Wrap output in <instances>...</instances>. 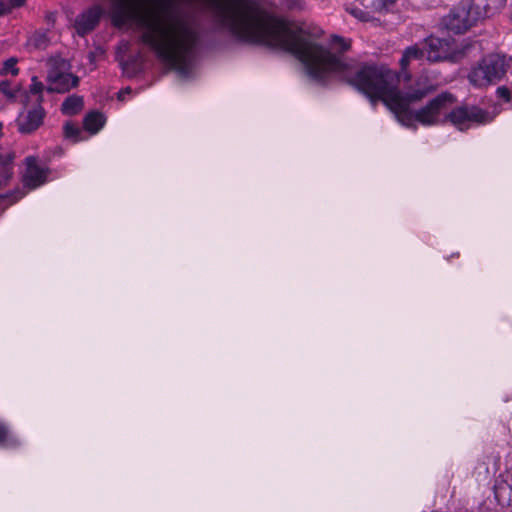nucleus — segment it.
<instances>
[{
  "mask_svg": "<svg viewBox=\"0 0 512 512\" xmlns=\"http://www.w3.org/2000/svg\"><path fill=\"white\" fill-rule=\"evenodd\" d=\"M235 39L250 44H261L283 49L302 62L310 78L322 83L330 76L345 81L366 95L371 101L382 100L397 121L408 128L451 123L460 131L493 120L490 113L479 106L461 104L450 92H442L425 106L413 111L410 106L434 91L432 85L416 87L403 92L395 86V75L389 69L374 64L347 59L342 52L349 44L335 36L334 53L312 41L302 29H291L286 20L262 9L257 0H235Z\"/></svg>",
  "mask_w": 512,
  "mask_h": 512,
  "instance_id": "obj_1",
  "label": "nucleus"
},
{
  "mask_svg": "<svg viewBox=\"0 0 512 512\" xmlns=\"http://www.w3.org/2000/svg\"><path fill=\"white\" fill-rule=\"evenodd\" d=\"M138 0H112V14L115 25L122 26L137 19L144 29L140 40L154 50L157 56L167 62L183 76L189 74L195 50L201 35L196 21L162 9L163 15L139 14Z\"/></svg>",
  "mask_w": 512,
  "mask_h": 512,
  "instance_id": "obj_2",
  "label": "nucleus"
},
{
  "mask_svg": "<svg viewBox=\"0 0 512 512\" xmlns=\"http://www.w3.org/2000/svg\"><path fill=\"white\" fill-rule=\"evenodd\" d=\"M506 0H471L452 8L442 24L454 34H463L504 7Z\"/></svg>",
  "mask_w": 512,
  "mask_h": 512,
  "instance_id": "obj_3",
  "label": "nucleus"
},
{
  "mask_svg": "<svg viewBox=\"0 0 512 512\" xmlns=\"http://www.w3.org/2000/svg\"><path fill=\"white\" fill-rule=\"evenodd\" d=\"M509 60L505 55L489 54L473 67L468 75L474 87L482 88L499 82L507 73Z\"/></svg>",
  "mask_w": 512,
  "mask_h": 512,
  "instance_id": "obj_4",
  "label": "nucleus"
},
{
  "mask_svg": "<svg viewBox=\"0 0 512 512\" xmlns=\"http://www.w3.org/2000/svg\"><path fill=\"white\" fill-rule=\"evenodd\" d=\"M426 59L430 62H439L453 58V39H442L430 36L423 42Z\"/></svg>",
  "mask_w": 512,
  "mask_h": 512,
  "instance_id": "obj_5",
  "label": "nucleus"
},
{
  "mask_svg": "<svg viewBox=\"0 0 512 512\" xmlns=\"http://www.w3.org/2000/svg\"><path fill=\"white\" fill-rule=\"evenodd\" d=\"M46 112L42 105L28 110L27 112H21L17 119V129L21 134H31L35 132L42 124L45 118Z\"/></svg>",
  "mask_w": 512,
  "mask_h": 512,
  "instance_id": "obj_6",
  "label": "nucleus"
},
{
  "mask_svg": "<svg viewBox=\"0 0 512 512\" xmlns=\"http://www.w3.org/2000/svg\"><path fill=\"white\" fill-rule=\"evenodd\" d=\"M13 155L0 153V189L7 185L13 174ZM25 195L24 191L17 189L7 194H0V201L8 199L13 204Z\"/></svg>",
  "mask_w": 512,
  "mask_h": 512,
  "instance_id": "obj_7",
  "label": "nucleus"
},
{
  "mask_svg": "<svg viewBox=\"0 0 512 512\" xmlns=\"http://www.w3.org/2000/svg\"><path fill=\"white\" fill-rule=\"evenodd\" d=\"M51 85L48 92L65 93L79 83V78L71 73L53 72L49 75Z\"/></svg>",
  "mask_w": 512,
  "mask_h": 512,
  "instance_id": "obj_8",
  "label": "nucleus"
},
{
  "mask_svg": "<svg viewBox=\"0 0 512 512\" xmlns=\"http://www.w3.org/2000/svg\"><path fill=\"white\" fill-rule=\"evenodd\" d=\"M102 15L100 7L96 6L80 15L75 22V28L80 36L91 32L99 23Z\"/></svg>",
  "mask_w": 512,
  "mask_h": 512,
  "instance_id": "obj_9",
  "label": "nucleus"
},
{
  "mask_svg": "<svg viewBox=\"0 0 512 512\" xmlns=\"http://www.w3.org/2000/svg\"><path fill=\"white\" fill-rule=\"evenodd\" d=\"M27 169L24 176L25 185L29 188H36L45 183L48 170L37 165L34 157L26 158Z\"/></svg>",
  "mask_w": 512,
  "mask_h": 512,
  "instance_id": "obj_10",
  "label": "nucleus"
},
{
  "mask_svg": "<svg viewBox=\"0 0 512 512\" xmlns=\"http://www.w3.org/2000/svg\"><path fill=\"white\" fill-rule=\"evenodd\" d=\"M426 57L423 43L407 47L400 59L402 69H406L411 60H418Z\"/></svg>",
  "mask_w": 512,
  "mask_h": 512,
  "instance_id": "obj_11",
  "label": "nucleus"
},
{
  "mask_svg": "<svg viewBox=\"0 0 512 512\" xmlns=\"http://www.w3.org/2000/svg\"><path fill=\"white\" fill-rule=\"evenodd\" d=\"M105 119L102 113L92 111L86 115L83 124L87 131L97 133L104 125Z\"/></svg>",
  "mask_w": 512,
  "mask_h": 512,
  "instance_id": "obj_12",
  "label": "nucleus"
},
{
  "mask_svg": "<svg viewBox=\"0 0 512 512\" xmlns=\"http://www.w3.org/2000/svg\"><path fill=\"white\" fill-rule=\"evenodd\" d=\"M83 108V98L77 95L67 97L62 103L61 110L65 115H75Z\"/></svg>",
  "mask_w": 512,
  "mask_h": 512,
  "instance_id": "obj_13",
  "label": "nucleus"
},
{
  "mask_svg": "<svg viewBox=\"0 0 512 512\" xmlns=\"http://www.w3.org/2000/svg\"><path fill=\"white\" fill-rule=\"evenodd\" d=\"M18 444V439L10 434L4 423L0 422V446L12 448L16 447Z\"/></svg>",
  "mask_w": 512,
  "mask_h": 512,
  "instance_id": "obj_14",
  "label": "nucleus"
},
{
  "mask_svg": "<svg viewBox=\"0 0 512 512\" xmlns=\"http://www.w3.org/2000/svg\"><path fill=\"white\" fill-rule=\"evenodd\" d=\"M29 45L34 47L35 49H45L49 44V38L47 32L45 31H36L29 38Z\"/></svg>",
  "mask_w": 512,
  "mask_h": 512,
  "instance_id": "obj_15",
  "label": "nucleus"
},
{
  "mask_svg": "<svg viewBox=\"0 0 512 512\" xmlns=\"http://www.w3.org/2000/svg\"><path fill=\"white\" fill-rule=\"evenodd\" d=\"M44 90V85L38 81V78L36 76L32 77V83L29 87V92L31 94L37 95L36 104L42 105L43 102V95L42 92Z\"/></svg>",
  "mask_w": 512,
  "mask_h": 512,
  "instance_id": "obj_16",
  "label": "nucleus"
},
{
  "mask_svg": "<svg viewBox=\"0 0 512 512\" xmlns=\"http://www.w3.org/2000/svg\"><path fill=\"white\" fill-rule=\"evenodd\" d=\"M81 130L79 127L74 125L73 123L67 122L64 125V134L66 138L72 139L73 142H77L80 140Z\"/></svg>",
  "mask_w": 512,
  "mask_h": 512,
  "instance_id": "obj_17",
  "label": "nucleus"
},
{
  "mask_svg": "<svg viewBox=\"0 0 512 512\" xmlns=\"http://www.w3.org/2000/svg\"><path fill=\"white\" fill-rule=\"evenodd\" d=\"M17 62L18 60L14 57L7 59L4 62L3 68L0 70V73L2 75L11 73L12 75L16 76L19 73V69L16 67Z\"/></svg>",
  "mask_w": 512,
  "mask_h": 512,
  "instance_id": "obj_18",
  "label": "nucleus"
},
{
  "mask_svg": "<svg viewBox=\"0 0 512 512\" xmlns=\"http://www.w3.org/2000/svg\"><path fill=\"white\" fill-rule=\"evenodd\" d=\"M346 11L363 22L370 21L372 18L369 12H366L358 7H347Z\"/></svg>",
  "mask_w": 512,
  "mask_h": 512,
  "instance_id": "obj_19",
  "label": "nucleus"
},
{
  "mask_svg": "<svg viewBox=\"0 0 512 512\" xmlns=\"http://www.w3.org/2000/svg\"><path fill=\"white\" fill-rule=\"evenodd\" d=\"M0 93L4 94L10 100H15L17 91L11 89L10 82L5 80L0 82Z\"/></svg>",
  "mask_w": 512,
  "mask_h": 512,
  "instance_id": "obj_20",
  "label": "nucleus"
},
{
  "mask_svg": "<svg viewBox=\"0 0 512 512\" xmlns=\"http://www.w3.org/2000/svg\"><path fill=\"white\" fill-rule=\"evenodd\" d=\"M497 95L504 99L505 101H510L511 99V91L508 87L506 86H501V87H498L497 88Z\"/></svg>",
  "mask_w": 512,
  "mask_h": 512,
  "instance_id": "obj_21",
  "label": "nucleus"
},
{
  "mask_svg": "<svg viewBox=\"0 0 512 512\" xmlns=\"http://www.w3.org/2000/svg\"><path fill=\"white\" fill-rule=\"evenodd\" d=\"M397 0H377L378 9L388 8V6L394 4Z\"/></svg>",
  "mask_w": 512,
  "mask_h": 512,
  "instance_id": "obj_22",
  "label": "nucleus"
},
{
  "mask_svg": "<svg viewBox=\"0 0 512 512\" xmlns=\"http://www.w3.org/2000/svg\"><path fill=\"white\" fill-rule=\"evenodd\" d=\"M285 5L289 9H297L300 7L299 0H285Z\"/></svg>",
  "mask_w": 512,
  "mask_h": 512,
  "instance_id": "obj_23",
  "label": "nucleus"
},
{
  "mask_svg": "<svg viewBox=\"0 0 512 512\" xmlns=\"http://www.w3.org/2000/svg\"><path fill=\"white\" fill-rule=\"evenodd\" d=\"M25 3V0H9V3L7 6L9 7V10L14 7H20Z\"/></svg>",
  "mask_w": 512,
  "mask_h": 512,
  "instance_id": "obj_24",
  "label": "nucleus"
},
{
  "mask_svg": "<svg viewBox=\"0 0 512 512\" xmlns=\"http://www.w3.org/2000/svg\"><path fill=\"white\" fill-rule=\"evenodd\" d=\"M9 12V7L4 2L0 1V16H3Z\"/></svg>",
  "mask_w": 512,
  "mask_h": 512,
  "instance_id": "obj_25",
  "label": "nucleus"
},
{
  "mask_svg": "<svg viewBox=\"0 0 512 512\" xmlns=\"http://www.w3.org/2000/svg\"><path fill=\"white\" fill-rule=\"evenodd\" d=\"M130 92H131V89H130V88H126L125 90L120 91V92L118 93V97H119V99H120V100L124 99V98H123L124 93H130Z\"/></svg>",
  "mask_w": 512,
  "mask_h": 512,
  "instance_id": "obj_26",
  "label": "nucleus"
}]
</instances>
